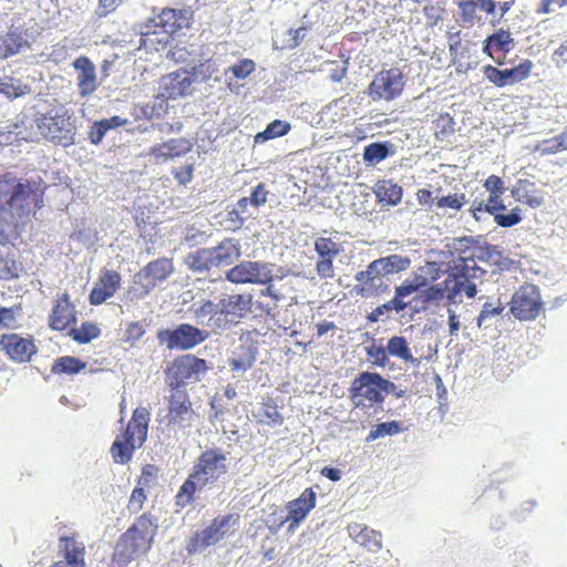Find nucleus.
I'll return each instance as SVG.
<instances>
[{
  "label": "nucleus",
  "mask_w": 567,
  "mask_h": 567,
  "mask_svg": "<svg viewBox=\"0 0 567 567\" xmlns=\"http://www.w3.org/2000/svg\"><path fill=\"white\" fill-rule=\"evenodd\" d=\"M367 355L372 360V363L384 368L389 363V354L386 347L372 344L367 348Z\"/></svg>",
  "instance_id": "obj_56"
},
{
  "label": "nucleus",
  "mask_w": 567,
  "mask_h": 567,
  "mask_svg": "<svg viewBox=\"0 0 567 567\" xmlns=\"http://www.w3.org/2000/svg\"><path fill=\"white\" fill-rule=\"evenodd\" d=\"M158 530L157 518L143 513L118 537L112 554V567H127L135 559L146 555L153 546Z\"/></svg>",
  "instance_id": "obj_1"
},
{
  "label": "nucleus",
  "mask_w": 567,
  "mask_h": 567,
  "mask_svg": "<svg viewBox=\"0 0 567 567\" xmlns=\"http://www.w3.org/2000/svg\"><path fill=\"white\" fill-rule=\"evenodd\" d=\"M429 285V279L421 274H413L412 277L405 279L400 286L395 287V293L402 300L414 292L420 293Z\"/></svg>",
  "instance_id": "obj_40"
},
{
  "label": "nucleus",
  "mask_w": 567,
  "mask_h": 567,
  "mask_svg": "<svg viewBox=\"0 0 567 567\" xmlns=\"http://www.w3.org/2000/svg\"><path fill=\"white\" fill-rule=\"evenodd\" d=\"M291 126L288 122L281 120H275L269 123L262 133L256 136V140H271L281 137L290 131Z\"/></svg>",
  "instance_id": "obj_51"
},
{
  "label": "nucleus",
  "mask_w": 567,
  "mask_h": 567,
  "mask_svg": "<svg viewBox=\"0 0 567 567\" xmlns=\"http://www.w3.org/2000/svg\"><path fill=\"white\" fill-rule=\"evenodd\" d=\"M515 47V40L508 30L503 28L489 34L483 42V52L498 65L504 64L505 56Z\"/></svg>",
  "instance_id": "obj_20"
},
{
  "label": "nucleus",
  "mask_w": 567,
  "mask_h": 567,
  "mask_svg": "<svg viewBox=\"0 0 567 567\" xmlns=\"http://www.w3.org/2000/svg\"><path fill=\"white\" fill-rule=\"evenodd\" d=\"M375 262L379 267L380 274L384 277L409 269L411 259L406 256L393 254L375 259Z\"/></svg>",
  "instance_id": "obj_36"
},
{
  "label": "nucleus",
  "mask_w": 567,
  "mask_h": 567,
  "mask_svg": "<svg viewBox=\"0 0 567 567\" xmlns=\"http://www.w3.org/2000/svg\"><path fill=\"white\" fill-rule=\"evenodd\" d=\"M317 252L316 272L320 279H332L336 276L334 259L343 251L340 243L330 237H318L313 243Z\"/></svg>",
  "instance_id": "obj_18"
},
{
  "label": "nucleus",
  "mask_w": 567,
  "mask_h": 567,
  "mask_svg": "<svg viewBox=\"0 0 567 567\" xmlns=\"http://www.w3.org/2000/svg\"><path fill=\"white\" fill-rule=\"evenodd\" d=\"M193 150V143L185 137L169 138L161 144H156L148 150L156 163H163L168 159L183 157Z\"/></svg>",
  "instance_id": "obj_23"
},
{
  "label": "nucleus",
  "mask_w": 567,
  "mask_h": 567,
  "mask_svg": "<svg viewBox=\"0 0 567 567\" xmlns=\"http://www.w3.org/2000/svg\"><path fill=\"white\" fill-rule=\"evenodd\" d=\"M218 68L215 61L212 59L205 60L196 65H194L188 74L194 81L206 82L213 78L215 73H217Z\"/></svg>",
  "instance_id": "obj_48"
},
{
  "label": "nucleus",
  "mask_w": 567,
  "mask_h": 567,
  "mask_svg": "<svg viewBox=\"0 0 567 567\" xmlns=\"http://www.w3.org/2000/svg\"><path fill=\"white\" fill-rule=\"evenodd\" d=\"M35 123L44 138L63 146L74 143L75 125L66 110L61 107L54 113L40 114Z\"/></svg>",
  "instance_id": "obj_8"
},
{
  "label": "nucleus",
  "mask_w": 567,
  "mask_h": 567,
  "mask_svg": "<svg viewBox=\"0 0 567 567\" xmlns=\"http://www.w3.org/2000/svg\"><path fill=\"white\" fill-rule=\"evenodd\" d=\"M543 309L540 291L535 285L520 286L512 297L511 312L520 321L535 320Z\"/></svg>",
  "instance_id": "obj_11"
},
{
  "label": "nucleus",
  "mask_w": 567,
  "mask_h": 567,
  "mask_svg": "<svg viewBox=\"0 0 567 567\" xmlns=\"http://www.w3.org/2000/svg\"><path fill=\"white\" fill-rule=\"evenodd\" d=\"M166 413L158 415V423L169 431H181L190 427L196 420V412L187 391L169 390L166 396Z\"/></svg>",
  "instance_id": "obj_7"
},
{
  "label": "nucleus",
  "mask_w": 567,
  "mask_h": 567,
  "mask_svg": "<svg viewBox=\"0 0 567 567\" xmlns=\"http://www.w3.org/2000/svg\"><path fill=\"white\" fill-rule=\"evenodd\" d=\"M381 277L383 276L380 274L375 260L371 261L365 270L355 274L354 278L359 284L354 286V292L361 297L370 296L375 288L374 280Z\"/></svg>",
  "instance_id": "obj_33"
},
{
  "label": "nucleus",
  "mask_w": 567,
  "mask_h": 567,
  "mask_svg": "<svg viewBox=\"0 0 567 567\" xmlns=\"http://www.w3.org/2000/svg\"><path fill=\"white\" fill-rule=\"evenodd\" d=\"M76 322V311L70 300V296L64 292L56 298L52 311L49 316V327L52 330L63 331Z\"/></svg>",
  "instance_id": "obj_21"
},
{
  "label": "nucleus",
  "mask_w": 567,
  "mask_h": 567,
  "mask_svg": "<svg viewBox=\"0 0 567 567\" xmlns=\"http://www.w3.org/2000/svg\"><path fill=\"white\" fill-rule=\"evenodd\" d=\"M158 468L153 464H146L142 468V474L137 481V486L148 487L155 480Z\"/></svg>",
  "instance_id": "obj_60"
},
{
  "label": "nucleus",
  "mask_w": 567,
  "mask_h": 567,
  "mask_svg": "<svg viewBox=\"0 0 567 567\" xmlns=\"http://www.w3.org/2000/svg\"><path fill=\"white\" fill-rule=\"evenodd\" d=\"M272 278L271 265L262 261L245 260L226 272V279L236 285H268Z\"/></svg>",
  "instance_id": "obj_14"
},
{
  "label": "nucleus",
  "mask_w": 567,
  "mask_h": 567,
  "mask_svg": "<svg viewBox=\"0 0 567 567\" xmlns=\"http://www.w3.org/2000/svg\"><path fill=\"white\" fill-rule=\"evenodd\" d=\"M208 338V332L189 323H182L175 329L161 330L157 339L169 350H189Z\"/></svg>",
  "instance_id": "obj_13"
},
{
  "label": "nucleus",
  "mask_w": 567,
  "mask_h": 567,
  "mask_svg": "<svg viewBox=\"0 0 567 567\" xmlns=\"http://www.w3.org/2000/svg\"><path fill=\"white\" fill-rule=\"evenodd\" d=\"M209 250L214 268L230 266L241 256L240 244L235 238H226Z\"/></svg>",
  "instance_id": "obj_28"
},
{
  "label": "nucleus",
  "mask_w": 567,
  "mask_h": 567,
  "mask_svg": "<svg viewBox=\"0 0 567 567\" xmlns=\"http://www.w3.org/2000/svg\"><path fill=\"white\" fill-rule=\"evenodd\" d=\"M504 310L502 302L498 300L496 305L485 302L477 317V326L482 327L483 323L491 317L499 316Z\"/></svg>",
  "instance_id": "obj_58"
},
{
  "label": "nucleus",
  "mask_w": 567,
  "mask_h": 567,
  "mask_svg": "<svg viewBox=\"0 0 567 567\" xmlns=\"http://www.w3.org/2000/svg\"><path fill=\"white\" fill-rule=\"evenodd\" d=\"M241 353L229 359V367L233 372H245L250 369L256 360L250 348L240 347Z\"/></svg>",
  "instance_id": "obj_49"
},
{
  "label": "nucleus",
  "mask_w": 567,
  "mask_h": 567,
  "mask_svg": "<svg viewBox=\"0 0 567 567\" xmlns=\"http://www.w3.org/2000/svg\"><path fill=\"white\" fill-rule=\"evenodd\" d=\"M193 79L185 69H178L166 75L159 81L158 96L164 100H177L192 92Z\"/></svg>",
  "instance_id": "obj_19"
},
{
  "label": "nucleus",
  "mask_w": 567,
  "mask_h": 567,
  "mask_svg": "<svg viewBox=\"0 0 567 567\" xmlns=\"http://www.w3.org/2000/svg\"><path fill=\"white\" fill-rule=\"evenodd\" d=\"M173 272V260L171 258L161 257L150 261L135 275V284L141 286L144 295H147Z\"/></svg>",
  "instance_id": "obj_17"
},
{
  "label": "nucleus",
  "mask_w": 567,
  "mask_h": 567,
  "mask_svg": "<svg viewBox=\"0 0 567 567\" xmlns=\"http://www.w3.org/2000/svg\"><path fill=\"white\" fill-rule=\"evenodd\" d=\"M551 60L557 68L567 65V39L553 52Z\"/></svg>",
  "instance_id": "obj_64"
},
{
  "label": "nucleus",
  "mask_w": 567,
  "mask_h": 567,
  "mask_svg": "<svg viewBox=\"0 0 567 567\" xmlns=\"http://www.w3.org/2000/svg\"><path fill=\"white\" fill-rule=\"evenodd\" d=\"M434 136L439 141H445L455 132V121L449 113H443L433 121Z\"/></svg>",
  "instance_id": "obj_45"
},
{
  "label": "nucleus",
  "mask_w": 567,
  "mask_h": 567,
  "mask_svg": "<svg viewBox=\"0 0 567 567\" xmlns=\"http://www.w3.org/2000/svg\"><path fill=\"white\" fill-rule=\"evenodd\" d=\"M193 11L190 9L165 8L157 16L156 25L167 34H174L183 28L188 27Z\"/></svg>",
  "instance_id": "obj_25"
},
{
  "label": "nucleus",
  "mask_w": 567,
  "mask_h": 567,
  "mask_svg": "<svg viewBox=\"0 0 567 567\" xmlns=\"http://www.w3.org/2000/svg\"><path fill=\"white\" fill-rule=\"evenodd\" d=\"M503 194H489L487 202L484 205L485 212L495 215L499 210H504L506 206L502 199Z\"/></svg>",
  "instance_id": "obj_62"
},
{
  "label": "nucleus",
  "mask_w": 567,
  "mask_h": 567,
  "mask_svg": "<svg viewBox=\"0 0 567 567\" xmlns=\"http://www.w3.org/2000/svg\"><path fill=\"white\" fill-rule=\"evenodd\" d=\"M194 171V164H186L177 169H173L172 174L179 185H187L193 181Z\"/></svg>",
  "instance_id": "obj_59"
},
{
  "label": "nucleus",
  "mask_w": 567,
  "mask_h": 567,
  "mask_svg": "<svg viewBox=\"0 0 567 567\" xmlns=\"http://www.w3.org/2000/svg\"><path fill=\"white\" fill-rule=\"evenodd\" d=\"M466 203L467 199L464 193H454L437 198L435 205L437 208L460 210Z\"/></svg>",
  "instance_id": "obj_53"
},
{
  "label": "nucleus",
  "mask_w": 567,
  "mask_h": 567,
  "mask_svg": "<svg viewBox=\"0 0 567 567\" xmlns=\"http://www.w3.org/2000/svg\"><path fill=\"white\" fill-rule=\"evenodd\" d=\"M78 71V87L82 96L92 94L97 87L96 70L94 63L85 55H81L73 62Z\"/></svg>",
  "instance_id": "obj_27"
},
{
  "label": "nucleus",
  "mask_w": 567,
  "mask_h": 567,
  "mask_svg": "<svg viewBox=\"0 0 567 567\" xmlns=\"http://www.w3.org/2000/svg\"><path fill=\"white\" fill-rule=\"evenodd\" d=\"M199 488V478L190 472L175 495V505L179 508L189 506L195 501Z\"/></svg>",
  "instance_id": "obj_34"
},
{
  "label": "nucleus",
  "mask_w": 567,
  "mask_h": 567,
  "mask_svg": "<svg viewBox=\"0 0 567 567\" xmlns=\"http://www.w3.org/2000/svg\"><path fill=\"white\" fill-rule=\"evenodd\" d=\"M192 472L199 478V488L215 484L228 472L226 453L220 449H208L202 452Z\"/></svg>",
  "instance_id": "obj_9"
},
{
  "label": "nucleus",
  "mask_w": 567,
  "mask_h": 567,
  "mask_svg": "<svg viewBox=\"0 0 567 567\" xmlns=\"http://www.w3.org/2000/svg\"><path fill=\"white\" fill-rule=\"evenodd\" d=\"M402 431L403 427L399 421L379 423L370 430L365 441L372 442L386 435H395Z\"/></svg>",
  "instance_id": "obj_46"
},
{
  "label": "nucleus",
  "mask_w": 567,
  "mask_h": 567,
  "mask_svg": "<svg viewBox=\"0 0 567 567\" xmlns=\"http://www.w3.org/2000/svg\"><path fill=\"white\" fill-rule=\"evenodd\" d=\"M389 155L388 147L382 143H371L364 147L363 159L368 163H380Z\"/></svg>",
  "instance_id": "obj_54"
},
{
  "label": "nucleus",
  "mask_w": 567,
  "mask_h": 567,
  "mask_svg": "<svg viewBox=\"0 0 567 567\" xmlns=\"http://www.w3.org/2000/svg\"><path fill=\"white\" fill-rule=\"evenodd\" d=\"M512 193L517 202L533 208L540 207L544 203L542 189L538 188L534 182L528 179H518Z\"/></svg>",
  "instance_id": "obj_30"
},
{
  "label": "nucleus",
  "mask_w": 567,
  "mask_h": 567,
  "mask_svg": "<svg viewBox=\"0 0 567 567\" xmlns=\"http://www.w3.org/2000/svg\"><path fill=\"white\" fill-rule=\"evenodd\" d=\"M256 69V64L250 59H241L229 68V72L238 80L249 76Z\"/></svg>",
  "instance_id": "obj_55"
},
{
  "label": "nucleus",
  "mask_w": 567,
  "mask_h": 567,
  "mask_svg": "<svg viewBox=\"0 0 567 567\" xmlns=\"http://www.w3.org/2000/svg\"><path fill=\"white\" fill-rule=\"evenodd\" d=\"M218 328L225 330L240 322L252 308L250 293H234L221 298L218 302Z\"/></svg>",
  "instance_id": "obj_12"
},
{
  "label": "nucleus",
  "mask_w": 567,
  "mask_h": 567,
  "mask_svg": "<svg viewBox=\"0 0 567 567\" xmlns=\"http://www.w3.org/2000/svg\"><path fill=\"white\" fill-rule=\"evenodd\" d=\"M146 498H147V496L145 493V488L136 485L134 487V489L132 491L130 499H128V504H127L128 512L133 513V514L138 513L143 508Z\"/></svg>",
  "instance_id": "obj_57"
},
{
  "label": "nucleus",
  "mask_w": 567,
  "mask_h": 567,
  "mask_svg": "<svg viewBox=\"0 0 567 567\" xmlns=\"http://www.w3.org/2000/svg\"><path fill=\"white\" fill-rule=\"evenodd\" d=\"M190 312L198 324L206 326L212 330H220L216 317L218 316V305L209 299H200L190 307Z\"/></svg>",
  "instance_id": "obj_31"
},
{
  "label": "nucleus",
  "mask_w": 567,
  "mask_h": 567,
  "mask_svg": "<svg viewBox=\"0 0 567 567\" xmlns=\"http://www.w3.org/2000/svg\"><path fill=\"white\" fill-rule=\"evenodd\" d=\"M121 286V275L116 270H105L89 295L92 306H99L113 297Z\"/></svg>",
  "instance_id": "obj_24"
},
{
  "label": "nucleus",
  "mask_w": 567,
  "mask_h": 567,
  "mask_svg": "<svg viewBox=\"0 0 567 567\" xmlns=\"http://www.w3.org/2000/svg\"><path fill=\"white\" fill-rule=\"evenodd\" d=\"M405 86L403 72L393 66L379 71L368 86L367 94L373 101H393L398 99Z\"/></svg>",
  "instance_id": "obj_10"
},
{
  "label": "nucleus",
  "mask_w": 567,
  "mask_h": 567,
  "mask_svg": "<svg viewBox=\"0 0 567 567\" xmlns=\"http://www.w3.org/2000/svg\"><path fill=\"white\" fill-rule=\"evenodd\" d=\"M269 192L264 183H259L255 186L249 197H243L237 202V208L245 213L248 205L251 204L255 207L265 205L268 200Z\"/></svg>",
  "instance_id": "obj_41"
},
{
  "label": "nucleus",
  "mask_w": 567,
  "mask_h": 567,
  "mask_svg": "<svg viewBox=\"0 0 567 567\" xmlns=\"http://www.w3.org/2000/svg\"><path fill=\"white\" fill-rule=\"evenodd\" d=\"M100 333V328L93 322H83L79 328L70 330V336L79 343H87L97 338Z\"/></svg>",
  "instance_id": "obj_47"
},
{
  "label": "nucleus",
  "mask_w": 567,
  "mask_h": 567,
  "mask_svg": "<svg viewBox=\"0 0 567 567\" xmlns=\"http://www.w3.org/2000/svg\"><path fill=\"white\" fill-rule=\"evenodd\" d=\"M388 354L402 360L405 363H413L415 367L420 364V361L412 355L411 349L406 339L402 336H393L389 339Z\"/></svg>",
  "instance_id": "obj_35"
},
{
  "label": "nucleus",
  "mask_w": 567,
  "mask_h": 567,
  "mask_svg": "<svg viewBox=\"0 0 567 567\" xmlns=\"http://www.w3.org/2000/svg\"><path fill=\"white\" fill-rule=\"evenodd\" d=\"M375 195L379 202L396 205L402 199V188L391 181H382L377 184Z\"/></svg>",
  "instance_id": "obj_38"
},
{
  "label": "nucleus",
  "mask_w": 567,
  "mask_h": 567,
  "mask_svg": "<svg viewBox=\"0 0 567 567\" xmlns=\"http://www.w3.org/2000/svg\"><path fill=\"white\" fill-rule=\"evenodd\" d=\"M0 351L10 361L22 364L32 361L38 353V347L32 334L10 332L0 336Z\"/></svg>",
  "instance_id": "obj_15"
},
{
  "label": "nucleus",
  "mask_w": 567,
  "mask_h": 567,
  "mask_svg": "<svg viewBox=\"0 0 567 567\" xmlns=\"http://www.w3.org/2000/svg\"><path fill=\"white\" fill-rule=\"evenodd\" d=\"M457 6L460 8V17L461 21L465 25H474L476 20H478L477 17V2L475 0H461L457 2Z\"/></svg>",
  "instance_id": "obj_52"
},
{
  "label": "nucleus",
  "mask_w": 567,
  "mask_h": 567,
  "mask_svg": "<svg viewBox=\"0 0 567 567\" xmlns=\"http://www.w3.org/2000/svg\"><path fill=\"white\" fill-rule=\"evenodd\" d=\"M484 187L489 194H504L505 185L503 179L497 175H489L485 182Z\"/></svg>",
  "instance_id": "obj_61"
},
{
  "label": "nucleus",
  "mask_w": 567,
  "mask_h": 567,
  "mask_svg": "<svg viewBox=\"0 0 567 567\" xmlns=\"http://www.w3.org/2000/svg\"><path fill=\"white\" fill-rule=\"evenodd\" d=\"M150 411L138 406L133 411L124 432L116 436L112 443L110 453L116 464H127L134 452L140 449L147 439Z\"/></svg>",
  "instance_id": "obj_4"
},
{
  "label": "nucleus",
  "mask_w": 567,
  "mask_h": 567,
  "mask_svg": "<svg viewBox=\"0 0 567 567\" xmlns=\"http://www.w3.org/2000/svg\"><path fill=\"white\" fill-rule=\"evenodd\" d=\"M394 384L377 372H361L349 388V399L353 408L368 413L370 410L382 411L385 395Z\"/></svg>",
  "instance_id": "obj_3"
},
{
  "label": "nucleus",
  "mask_w": 567,
  "mask_h": 567,
  "mask_svg": "<svg viewBox=\"0 0 567 567\" xmlns=\"http://www.w3.org/2000/svg\"><path fill=\"white\" fill-rule=\"evenodd\" d=\"M30 44L19 29L10 28L0 37V60H6L29 48Z\"/></svg>",
  "instance_id": "obj_32"
},
{
  "label": "nucleus",
  "mask_w": 567,
  "mask_h": 567,
  "mask_svg": "<svg viewBox=\"0 0 567 567\" xmlns=\"http://www.w3.org/2000/svg\"><path fill=\"white\" fill-rule=\"evenodd\" d=\"M533 68V61L524 59L512 69L501 70L494 65L487 64L483 66L482 71L488 82L497 87H504L527 80L532 74Z\"/></svg>",
  "instance_id": "obj_16"
},
{
  "label": "nucleus",
  "mask_w": 567,
  "mask_h": 567,
  "mask_svg": "<svg viewBox=\"0 0 567 567\" xmlns=\"http://www.w3.org/2000/svg\"><path fill=\"white\" fill-rule=\"evenodd\" d=\"M86 368V362L80 360L79 358L71 357V355H63L58 358L52 367H51V373L61 375V374H68V375H74L80 373Z\"/></svg>",
  "instance_id": "obj_37"
},
{
  "label": "nucleus",
  "mask_w": 567,
  "mask_h": 567,
  "mask_svg": "<svg viewBox=\"0 0 567 567\" xmlns=\"http://www.w3.org/2000/svg\"><path fill=\"white\" fill-rule=\"evenodd\" d=\"M536 150L542 155H551L559 152L567 151V127L558 135L542 141Z\"/></svg>",
  "instance_id": "obj_42"
},
{
  "label": "nucleus",
  "mask_w": 567,
  "mask_h": 567,
  "mask_svg": "<svg viewBox=\"0 0 567 567\" xmlns=\"http://www.w3.org/2000/svg\"><path fill=\"white\" fill-rule=\"evenodd\" d=\"M468 269L467 260L460 258L454 261V267L442 284L427 285L415 296L414 300L421 305V309L425 310L431 305L439 306L444 298L450 303L461 302L458 297L462 292L467 298H474L477 289L476 285L470 280Z\"/></svg>",
  "instance_id": "obj_2"
},
{
  "label": "nucleus",
  "mask_w": 567,
  "mask_h": 567,
  "mask_svg": "<svg viewBox=\"0 0 567 567\" xmlns=\"http://www.w3.org/2000/svg\"><path fill=\"white\" fill-rule=\"evenodd\" d=\"M409 307V302L405 300H402L398 295L394 292V297L389 300L388 302L377 307L368 316V320L370 322H378L385 312L394 310L395 312H402Z\"/></svg>",
  "instance_id": "obj_43"
},
{
  "label": "nucleus",
  "mask_w": 567,
  "mask_h": 567,
  "mask_svg": "<svg viewBox=\"0 0 567 567\" xmlns=\"http://www.w3.org/2000/svg\"><path fill=\"white\" fill-rule=\"evenodd\" d=\"M317 503L316 492L308 487L298 498L288 502L286 523H289V529H295L307 517Z\"/></svg>",
  "instance_id": "obj_22"
},
{
  "label": "nucleus",
  "mask_w": 567,
  "mask_h": 567,
  "mask_svg": "<svg viewBox=\"0 0 567 567\" xmlns=\"http://www.w3.org/2000/svg\"><path fill=\"white\" fill-rule=\"evenodd\" d=\"M496 224L501 227H512L520 221V216L517 213L498 214L494 215Z\"/></svg>",
  "instance_id": "obj_63"
},
{
  "label": "nucleus",
  "mask_w": 567,
  "mask_h": 567,
  "mask_svg": "<svg viewBox=\"0 0 567 567\" xmlns=\"http://www.w3.org/2000/svg\"><path fill=\"white\" fill-rule=\"evenodd\" d=\"M350 538L367 550L377 553L382 548V535L361 523H351L347 527Z\"/></svg>",
  "instance_id": "obj_26"
},
{
  "label": "nucleus",
  "mask_w": 567,
  "mask_h": 567,
  "mask_svg": "<svg viewBox=\"0 0 567 567\" xmlns=\"http://www.w3.org/2000/svg\"><path fill=\"white\" fill-rule=\"evenodd\" d=\"M60 548L66 567H85V545L73 536H61Z\"/></svg>",
  "instance_id": "obj_29"
},
{
  "label": "nucleus",
  "mask_w": 567,
  "mask_h": 567,
  "mask_svg": "<svg viewBox=\"0 0 567 567\" xmlns=\"http://www.w3.org/2000/svg\"><path fill=\"white\" fill-rule=\"evenodd\" d=\"M239 525V515L227 514L215 517L204 529L194 533L187 544L186 550L189 555L200 553L218 544L224 538L230 536Z\"/></svg>",
  "instance_id": "obj_6"
},
{
  "label": "nucleus",
  "mask_w": 567,
  "mask_h": 567,
  "mask_svg": "<svg viewBox=\"0 0 567 567\" xmlns=\"http://www.w3.org/2000/svg\"><path fill=\"white\" fill-rule=\"evenodd\" d=\"M257 417L259 423L269 426L280 425L284 422V416L280 414L277 404L271 400H268L261 404Z\"/></svg>",
  "instance_id": "obj_44"
},
{
  "label": "nucleus",
  "mask_w": 567,
  "mask_h": 567,
  "mask_svg": "<svg viewBox=\"0 0 567 567\" xmlns=\"http://www.w3.org/2000/svg\"><path fill=\"white\" fill-rule=\"evenodd\" d=\"M28 91L27 85H22L19 80L13 78L0 79V94L9 99L23 96Z\"/></svg>",
  "instance_id": "obj_50"
},
{
  "label": "nucleus",
  "mask_w": 567,
  "mask_h": 567,
  "mask_svg": "<svg viewBox=\"0 0 567 567\" xmlns=\"http://www.w3.org/2000/svg\"><path fill=\"white\" fill-rule=\"evenodd\" d=\"M205 359L194 354H182L176 357L165 369V381L172 391H186V384L196 383L202 380L208 371Z\"/></svg>",
  "instance_id": "obj_5"
},
{
  "label": "nucleus",
  "mask_w": 567,
  "mask_h": 567,
  "mask_svg": "<svg viewBox=\"0 0 567 567\" xmlns=\"http://www.w3.org/2000/svg\"><path fill=\"white\" fill-rule=\"evenodd\" d=\"M185 262L189 269L197 272L207 271L214 268L209 248H202L188 254Z\"/></svg>",
  "instance_id": "obj_39"
}]
</instances>
